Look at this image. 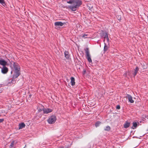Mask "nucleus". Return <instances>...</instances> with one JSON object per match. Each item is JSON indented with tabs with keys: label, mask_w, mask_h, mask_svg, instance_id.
Instances as JSON below:
<instances>
[{
	"label": "nucleus",
	"mask_w": 148,
	"mask_h": 148,
	"mask_svg": "<svg viewBox=\"0 0 148 148\" xmlns=\"http://www.w3.org/2000/svg\"><path fill=\"white\" fill-rule=\"evenodd\" d=\"M66 1L68 3L73 4V6H69V8L73 11H76V9L82 4L81 0H66Z\"/></svg>",
	"instance_id": "obj_1"
},
{
	"label": "nucleus",
	"mask_w": 148,
	"mask_h": 148,
	"mask_svg": "<svg viewBox=\"0 0 148 148\" xmlns=\"http://www.w3.org/2000/svg\"><path fill=\"white\" fill-rule=\"evenodd\" d=\"M86 53V58L89 63L92 64V60L91 58V56L90 53V52L88 48H86L85 49Z\"/></svg>",
	"instance_id": "obj_2"
},
{
	"label": "nucleus",
	"mask_w": 148,
	"mask_h": 148,
	"mask_svg": "<svg viewBox=\"0 0 148 148\" xmlns=\"http://www.w3.org/2000/svg\"><path fill=\"white\" fill-rule=\"evenodd\" d=\"M56 120V118L55 116H51L47 120V122L49 123L52 124L54 123Z\"/></svg>",
	"instance_id": "obj_3"
},
{
	"label": "nucleus",
	"mask_w": 148,
	"mask_h": 148,
	"mask_svg": "<svg viewBox=\"0 0 148 148\" xmlns=\"http://www.w3.org/2000/svg\"><path fill=\"white\" fill-rule=\"evenodd\" d=\"M20 70H14L13 78H16L20 75Z\"/></svg>",
	"instance_id": "obj_4"
},
{
	"label": "nucleus",
	"mask_w": 148,
	"mask_h": 148,
	"mask_svg": "<svg viewBox=\"0 0 148 148\" xmlns=\"http://www.w3.org/2000/svg\"><path fill=\"white\" fill-rule=\"evenodd\" d=\"M64 24V23L61 22H56L55 23V25L56 28H58L59 26H62Z\"/></svg>",
	"instance_id": "obj_5"
},
{
	"label": "nucleus",
	"mask_w": 148,
	"mask_h": 148,
	"mask_svg": "<svg viewBox=\"0 0 148 148\" xmlns=\"http://www.w3.org/2000/svg\"><path fill=\"white\" fill-rule=\"evenodd\" d=\"M100 35L101 37H103L104 38L103 40V42H104L105 41L106 37L108 36V34L106 32H103L100 33Z\"/></svg>",
	"instance_id": "obj_6"
},
{
	"label": "nucleus",
	"mask_w": 148,
	"mask_h": 148,
	"mask_svg": "<svg viewBox=\"0 0 148 148\" xmlns=\"http://www.w3.org/2000/svg\"><path fill=\"white\" fill-rule=\"evenodd\" d=\"M8 71V68L5 66H3L1 68V72L3 74L6 73Z\"/></svg>",
	"instance_id": "obj_7"
},
{
	"label": "nucleus",
	"mask_w": 148,
	"mask_h": 148,
	"mask_svg": "<svg viewBox=\"0 0 148 148\" xmlns=\"http://www.w3.org/2000/svg\"><path fill=\"white\" fill-rule=\"evenodd\" d=\"M42 110L44 114H48L52 112V109L50 108H44Z\"/></svg>",
	"instance_id": "obj_8"
},
{
	"label": "nucleus",
	"mask_w": 148,
	"mask_h": 148,
	"mask_svg": "<svg viewBox=\"0 0 148 148\" xmlns=\"http://www.w3.org/2000/svg\"><path fill=\"white\" fill-rule=\"evenodd\" d=\"M7 64V62L5 60L3 59L0 60V65H1L3 66H5ZM1 68V67L0 66V68Z\"/></svg>",
	"instance_id": "obj_9"
},
{
	"label": "nucleus",
	"mask_w": 148,
	"mask_h": 148,
	"mask_svg": "<svg viewBox=\"0 0 148 148\" xmlns=\"http://www.w3.org/2000/svg\"><path fill=\"white\" fill-rule=\"evenodd\" d=\"M15 70H20V68L18 64L16 63H14L13 64Z\"/></svg>",
	"instance_id": "obj_10"
},
{
	"label": "nucleus",
	"mask_w": 148,
	"mask_h": 148,
	"mask_svg": "<svg viewBox=\"0 0 148 148\" xmlns=\"http://www.w3.org/2000/svg\"><path fill=\"white\" fill-rule=\"evenodd\" d=\"M127 97L128 98V101L131 103H133L134 102V101L132 99V97L130 95H127Z\"/></svg>",
	"instance_id": "obj_11"
},
{
	"label": "nucleus",
	"mask_w": 148,
	"mask_h": 148,
	"mask_svg": "<svg viewBox=\"0 0 148 148\" xmlns=\"http://www.w3.org/2000/svg\"><path fill=\"white\" fill-rule=\"evenodd\" d=\"M19 129H22L25 127V124L23 123H21L19 124Z\"/></svg>",
	"instance_id": "obj_12"
},
{
	"label": "nucleus",
	"mask_w": 148,
	"mask_h": 148,
	"mask_svg": "<svg viewBox=\"0 0 148 148\" xmlns=\"http://www.w3.org/2000/svg\"><path fill=\"white\" fill-rule=\"evenodd\" d=\"M71 85L73 86L75 85V79L74 77H72L71 78Z\"/></svg>",
	"instance_id": "obj_13"
},
{
	"label": "nucleus",
	"mask_w": 148,
	"mask_h": 148,
	"mask_svg": "<svg viewBox=\"0 0 148 148\" xmlns=\"http://www.w3.org/2000/svg\"><path fill=\"white\" fill-rule=\"evenodd\" d=\"M139 70V68L138 66H136L135 69L134 70V73H133V75L134 76H135L137 74L138 71Z\"/></svg>",
	"instance_id": "obj_14"
},
{
	"label": "nucleus",
	"mask_w": 148,
	"mask_h": 148,
	"mask_svg": "<svg viewBox=\"0 0 148 148\" xmlns=\"http://www.w3.org/2000/svg\"><path fill=\"white\" fill-rule=\"evenodd\" d=\"M64 53L65 58L66 59H69L70 56L69 52L67 51H65Z\"/></svg>",
	"instance_id": "obj_15"
},
{
	"label": "nucleus",
	"mask_w": 148,
	"mask_h": 148,
	"mask_svg": "<svg viewBox=\"0 0 148 148\" xmlns=\"http://www.w3.org/2000/svg\"><path fill=\"white\" fill-rule=\"evenodd\" d=\"M130 125V123L126 122L124 125V127L125 128H127L129 127Z\"/></svg>",
	"instance_id": "obj_16"
},
{
	"label": "nucleus",
	"mask_w": 148,
	"mask_h": 148,
	"mask_svg": "<svg viewBox=\"0 0 148 148\" xmlns=\"http://www.w3.org/2000/svg\"><path fill=\"white\" fill-rule=\"evenodd\" d=\"M104 52H106V51L108 49V45H107V44L105 43V42H104Z\"/></svg>",
	"instance_id": "obj_17"
},
{
	"label": "nucleus",
	"mask_w": 148,
	"mask_h": 148,
	"mask_svg": "<svg viewBox=\"0 0 148 148\" xmlns=\"http://www.w3.org/2000/svg\"><path fill=\"white\" fill-rule=\"evenodd\" d=\"M137 124L136 122H133V127L132 128L133 129H135L137 127Z\"/></svg>",
	"instance_id": "obj_18"
},
{
	"label": "nucleus",
	"mask_w": 148,
	"mask_h": 148,
	"mask_svg": "<svg viewBox=\"0 0 148 148\" xmlns=\"http://www.w3.org/2000/svg\"><path fill=\"white\" fill-rule=\"evenodd\" d=\"M110 127L108 126L104 128V130L105 131H109L110 130Z\"/></svg>",
	"instance_id": "obj_19"
},
{
	"label": "nucleus",
	"mask_w": 148,
	"mask_h": 148,
	"mask_svg": "<svg viewBox=\"0 0 148 148\" xmlns=\"http://www.w3.org/2000/svg\"><path fill=\"white\" fill-rule=\"evenodd\" d=\"M0 3L4 6L5 5L4 0H0Z\"/></svg>",
	"instance_id": "obj_20"
},
{
	"label": "nucleus",
	"mask_w": 148,
	"mask_h": 148,
	"mask_svg": "<svg viewBox=\"0 0 148 148\" xmlns=\"http://www.w3.org/2000/svg\"><path fill=\"white\" fill-rule=\"evenodd\" d=\"M14 142H12L10 146V148H14Z\"/></svg>",
	"instance_id": "obj_21"
},
{
	"label": "nucleus",
	"mask_w": 148,
	"mask_h": 148,
	"mask_svg": "<svg viewBox=\"0 0 148 148\" xmlns=\"http://www.w3.org/2000/svg\"><path fill=\"white\" fill-rule=\"evenodd\" d=\"M101 122L99 121H98L97 122L95 123V126L97 127L99 126V125L101 124Z\"/></svg>",
	"instance_id": "obj_22"
},
{
	"label": "nucleus",
	"mask_w": 148,
	"mask_h": 148,
	"mask_svg": "<svg viewBox=\"0 0 148 148\" xmlns=\"http://www.w3.org/2000/svg\"><path fill=\"white\" fill-rule=\"evenodd\" d=\"M106 40L107 43L109 44V42L110 41L109 39L108 38V36L107 37H106Z\"/></svg>",
	"instance_id": "obj_23"
},
{
	"label": "nucleus",
	"mask_w": 148,
	"mask_h": 148,
	"mask_svg": "<svg viewBox=\"0 0 148 148\" xmlns=\"http://www.w3.org/2000/svg\"><path fill=\"white\" fill-rule=\"evenodd\" d=\"M88 35V34H84L82 35V37L84 38H87L86 36H87Z\"/></svg>",
	"instance_id": "obj_24"
},
{
	"label": "nucleus",
	"mask_w": 148,
	"mask_h": 148,
	"mask_svg": "<svg viewBox=\"0 0 148 148\" xmlns=\"http://www.w3.org/2000/svg\"><path fill=\"white\" fill-rule=\"evenodd\" d=\"M116 108L117 109H118V110L120 109V106L119 105H118L117 106H116Z\"/></svg>",
	"instance_id": "obj_25"
},
{
	"label": "nucleus",
	"mask_w": 148,
	"mask_h": 148,
	"mask_svg": "<svg viewBox=\"0 0 148 148\" xmlns=\"http://www.w3.org/2000/svg\"><path fill=\"white\" fill-rule=\"evenodd\" d=\"M4 121V119H0V123L3 122Z\"/></svg>",
	"instance_id": "obj_26"
},
{
	"label": "nucleus",
	"mask_w": 148,
	"mask_h": 148,
	"mask_svg": "<svg viewBox=\"0 0 148 148\" xmlns=\"http://www.w3.org/2000/svg\"><path fill=\"white\" fill-rule=\"evenodd\" d=\"M125 75L126 76V75H127V73H126H126H125Z\"/></svg>",
	"instance_id": "obj_27"
}]
</instances>
